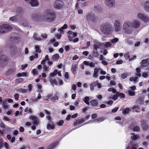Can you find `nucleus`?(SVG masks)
<instances>
[{"mask_svg": "<svg viewBox=\"0 0 149 149\" xmlns=\"http://www.w3.org/2000/svg\"><path fill=\"white\" fill-rule=\"evenodd\" d=\"M58 143V142H55L52 143L49 145L47 147L48 149H52L54 148L57 145Z\"/></svg>", "mask_w": 149, "mask_h": 149, "instance_id": "nucleus-20", "label": "nucleus"}, {"mask_svg": "<svg viewBox=\"0 0 149 149\" xmlns=\"http://www.w3.org/2000/svg\"><path fill=\"white\" fill-rule=\"evenodd\" d=\"M100 29L104 34L108 35L113 30V28L109 23L107 22L102 24Z\"/></svg>", "mask_w": 149, "mask_h": 149, "instance_id": "nucleus-3", "label": "nucleus"}, {"mask_svg": "<svg viewBox=\"0 0 149 149\" xmlns=\"http://www.w3.org/2000/svg\"><path fill=\"white\" fill-rule=\"evenodd\" d=\"M128 93L129 95L130 96H134L135 95L134 92L132 91L131 90H130L128 91Z\"/></svg>", "mask_w": 149, "mask_h": 149, "instance_id": "nucleus-60", "label": "nucleus"}, {"mask_svg": "<svg viewBox=\"0 0 149 149\" xmlns=\"http://www.w3.org/2000/svg\"><path fill=\"white\" fill-rule=\"evenodd\" d=\"M77 68V66L76 64H72L71 67V70L73 74L76 73V71Z\"/></svg>", "mask_w": 149, "mask_h": 149, "instance_id": "nucleus-26", "label": "nucleus"}, {"mask_svg": "<svg viewBox=\"0 0 149 149\" xmlns=\"http://www.w3.org/2000/svg\"><path fill=\"white\" fill-rule=\"evenodd\" d=\"M10 49L11 50V52L10 53V54L12 57H13V56H15L14 54H15V47L13 46H11Z\"/></svg>", "mask_w": 149, "mask_h": 149, "instance_id": "nucleus-29", "label": "nucleus"}, {"mask_svg": "<svg viewBox=\"0 0 149 149\" xmlns=\"http://www.w3.org/2000/svg\"><path fill=\"white\" fill-rule=\"evenodd\" d=\"M144 102V99L141 97H139L136 101V103L138 104H142Z\"/></svg>", "mask_w": 149, "mask_h": 149, "instance_id": "nucleus-31", "label": "nucleus"}, {"mask_svg": "<svg viewBox=\"0 0 149 149\" xmlns=\"http://www.w3.org/2000/svg\"><path fill=\"white\" fill-rule=\"evenodd\" d=\"M46 75L45 73H43L42 74V75L39 76V78L41 79H42L43 78H45L46 77Z\"/></svg>", "mask_w": 149, "mask_h": 149, "instance_id": "nucleus-62", "label": "nucleus"}, {"mask_svg": "<svg viewBox=\"0 0 149 149\" xmlns=\"http://www.w3.org/2000/svg\"><path fill=\"white\" fill-rule=\"evenodd\" d=\"M130 109L129 108H127L125 109L123 111V113L124 114L128 113L130 111Z\"/></svg>", "mask_w": 149, "mask_h": 149, "instance_id": "nucleus-48", "label": "nucleus"}, {"mask_svg": "<svg viewBox=\"0 0 149 149\" xmlns=\"http://www.w3.org/2000/svg\"><path fill=\"white\" fill-rule=\"evenodd\" d=\"M104 120V118L103 117H101L96 119L95 121L97 123H99L103 121Z\"/></svg>", "mask_w": 149, "mask_h": 149, "instance_id": "nucleus-40", "label": "nucleus"}, {"mask_svg": "<svg viewBox=\"0 0 149 149\" xmlns=\"http://www.w3.org/2000/svg\"><path fill=\"white\" fill-rule=\"evenodd\" d=\"M116 15H113L112 14L108 13L107 14V18H109L110 19L114 18V19L116 17Z\"/></svg>", "mask_w": 149, "mask_h": 149, "instance_id": "nucleus-42", "label": "nucleus"}, {"mask_svg": "<svg viewBox=\"0 0 149 149\" xmlns=\"http://www.w3.org/2000/svg\"><path fill=\"white\" fill-rule=\"evenodd\" d=\"M59 57V55L58 54H56L53 56L52 58L53 61H56L58 60Z\"/></svg>", "mask_w": 149, "mask_h": 149, "instance_id": "nucleus-34", "label": "nucleus"}, {"mask_svg": "<svg viewBox=\"0 0 149 149\" xmlns=\"http://www.w3.org/2000/svg\"><path fill=\"white\" fill-rule=\"evenodd\" d=\"M58 70L55 69L54 70L53 73H51L50 75V76L51 77H54L57 74Z\"/></svg>", "mask_w": 149, "mask_h": 149, "instance_id": "nucleus-41", "label": "nucleus"}, {"mask_svg": "<svg viewBox=\"0 0 149 149\" xmlns=\"http://www.w3.org/2000/svg\"><path fill=\"white\" fill-rule=\"evenodd\" d=\"M131 134L132 135L131 138L133 140H136L139 138V135H135L133 133H131Z\"/></svg>", "mask_w": 149, "mask_h": 149, "instance_id": "nucleus-33", "label": "nucleus"}, {"mask_svg": "<svg viewBox=\"0 0 149 149\" xmlns=\"http://www.w3.org/2000/svg\"><path fill=\"white\" fill-rule=\"evenodd\" d=\"M17 77H27L28 75L27 73L26 72H23L22 73H19L17 74Z\"/></svg>", "mask_w": 149, "mask_h": 149, "instance_id": "nucleus-28", "label": "nucleus"}, {"mask_svg": "<svg viewBox=\"0 0 149 149\" xmlns=\"http://www.w3.org/2000/svg\"><path fill=\"white\" fill-rule=\"evenodd\" d=\"M26 2L29 1L32 7L37 6L38 5V0H25Z\"/></svg>", "mask_w": 149, "mask_h": 149, "instance_id": "nucleus-11", "label": "nucleus"}, {"mask_svg": "<svg viewBox=\"0 0 149 149\" xmlns=\"http://www.w3.org/2000/svg\"><path fill=\"white\" fill-rule=\"evenodd\" d=\"M140 25V22L136 20H135L132 23L129 22H126L123 25V29L126 33L130 34L132 32L131 27L137 28L139 27Z\"/></svg>", "mask_w": 149, "mask_h": 149, "instance_id": "nucleus-1", "label": "nucleus"}, {"mask_svg": "<svg viewBox=\"0 0 149 149\" xmlns=\"http://www.w3.org/2000/svg\"><path fill=\"white\" fill-rule=\"evenodd\" d=\"M8 58L7 56L2 55L0 56V63H6L8 62Z\"/></svg>", "mask_w": 149, "mask_h": 149, "instance_id": "nucleus-12", "label": "nucleus"}, {"mask_svg": "<svg viewBox=\"0 0 149 149\" xmlns=\"http://www.w3.org/2000/svg\"><path fill=\"white\" fill-rule=\"evenodd\" d=\"M58 95H59V93H57L54 96H52V98L51 99V100L52 101H55L57 100H58Z\"/></svg>", "mask_w": 149, "mask_h": 149, "instance_id": "nucleus-35", "label": "nucleus"}, {"mask_svg": "<svg viewBox=\"0 0 149 149\" xmlns=\"http://www.w3.org/2000/svg\"><path fill=\"white\" fill-rule=\"evenodd\" d=\"M22 10L20 8H17L16 10L17 14L14 16L11 17L9 19H21L22 17L21 13Z\"/></svg>", "mask_w": 149, "mask_h": 149, "instance_id": "nucleus-6", "label": "nucleus"}, {"mask_svg": "<svg viewBox=\"0 0 149 149\" xmlns=\"http://www.w3.org/2000/svg\"><path fill=\"white\" fill-rule=\"evenodd\" d=\"M32 72L34 76L37 75L38 74V72L36 69L33 70Z\"/></svg>", "mask_w": 149, "mask_h": 149, "instance_id": "nucleus-57", "label": "nucleus"}, {"mask_svg": "<svg viewBox=\"0 0 149 149\" xmlns=\"http://www.w3.org/2000/svg\"><path fill=\"white\" fill-rule=\"evenodd\" d=\"M6 32L4 27L3 25L0 26V34Z\"/></svg>", "mask_w": 149, "mask_h": 149, "instance_id": "nucleus-45", "label": "nucleus"}, {"mask_svg": "<svg viewBox=\"0 0 149 149\" xmlns=\"http://www.w3.org/2000/svg\"><path fill=\"white\" fill-rule=\"evenodd\" d=\"M16 69L14 68H13L9 69L7 71L6 74L7 75L11 74L14 73L15 72Z\"/></svg>", "mask_w": 149, "mask_h": 149, "instance_id": "nucleus-25", "label": "nucleus"}, {"mask_svg": "<svg viewBox=\"0 0 149 149\" xmlns=\"http://www.w3.org/2000/svg\"><path fill=\"white\" fill-rule=\"evenodd\" d=\"M100 70V68H95L94 70V73L93 75V77L95 78H97L98 77V73L99 70Z\"/></svg>", "mask_w": 149, "mask_h": 149, "instance_id": "nucleus-21", "label": "nucleus"}, {"mask_svg": "<svg viewBox=\"0 0 149 149\" xmlns=\"http://www.w3.org/2000/svg\"><path fill=\"white\" fill-rule=\"evenodd\" d=\"M130 74V73L128 72L123 73L121 75V78L122 79H125L129 76Z\"/></svg>", "mask_w": 149, "mask_h": 149, "instance_id": "nucleus-24", "label": "nucleus"}, {"mask_svg": "<svg viewBox=\"0 0 149 149\" xmlns=\"http://www.w3.org/2000/svg\"><path fill=\"white\" fill-rule=\"evenodd\" d=\"M142 67H146L149 64V58H147L143 60L140 63Z\"/></svg>", "mask_w": 149, "mask_h": 149, "instance_id": "nucleus-13", "label": "nucleus"}, {"mask_svg": "<svg viewBox=\"0 0 149 149\" xmlns=\"http://www.w3.org/2000/svg\"><path fill=\"white\" fill-rule=\"evenodd\" d=\"M38 99L37 98L31 99V103L33 102H38Z\"/></svg>", "mask_w": 149, "mask_h": 149, "instance_id": "nucleus-63", "label": "nucleus"}, {"mask_svg": "<svg viewBox=\"0 0 149 149\" xmlns=\"http://www.w3.org/2000/svg\"><path fill=\"white\" fill-rule=\"evenodd\" d=\"M5 30L6 32L11 30L12 29V27L10 25L7 24H3Z\"/></svg>", "mask_w": 149, "mask_h": 149, "instance_id": "nucleus-22", "label": "nucleus"}, {"mask_svg": "<svg viewBox=\"0 0 149 149\" xmlns=\"http://www.w3.org/2000/svg\"><path fill=\"white\" fill-rule=\"evenodd\" d=\"M83 63L86 65H89L91 67L93 68L95 67V64H96L95 63H93L92 62L88 61H84L83 62Z\"/></svg>", "mask_w": 149, "mask_h": 149, "instance_id": "nucleus-15", "label": "nucleus"}, {"mask_svg": "<svg viewBox=\"0 0 149 149\" xmlns=\"http://www.w3.org/2000/svg\"><path fill=\"white\" fill-rule=\"evenodd\" d=\"M83 101L88 105H90V98L88 96L85 97L83 99Z\"/></svg>", "mask_w": 149, "mask_h": 149, "instance_id": "nucleus-27", "label": "nucleus"}, {"mask_svg": "<svg viewBox=\"0 0 149 149\" xmlns=\"http://www.w3.org/2000/svg\"><path fill=\"white\" fill-rule=\"evenodd\" d=\"M50 123L48 124L47 125V128L49 130H53L55 128V125L52 122H49Z\"/></svg>", "mask_w": 149, "mask_h": 149, "instance_id": "nucleus-19", "label": "nucleus"}, {"mask_svg": "<svg viewBox=\"0 0 149 149\" xmlns=\"http://www.w3.org/2000/svg\"><path fill=\"white\" fill-rule=\"evenodd\" d=\"M138 19H149V17L146 14L139 12L137 15Z\"/></svg>", "mask_w": 149, "mask_h": 149, "instance_id": "nucleus-16", "label": "nucleus"}, {"mask_svg": "<svg viewBox=\"0 0 149 149\" xmlns=\"http://www.w3.org/2000/svg\"><path fill=\"white\" fill-rule=\"evenodd\" d=\"M132 109H133L137 113H139L140 111V109L139 106H134L133 107Z\"/></svg>", "mask_w": 149, "mask_h": 149, "instance_id": "nucleus-36", "label": "nucleus"}, {"mask_svg": "<svg viewBox=\"0 0 149 149\" xmlns=\"http://www.w3.org/2000/svg\"><path fill=\"white\" fill-rule=\"evenodd\" d=\"M29 118L30 120H31L33 121L35 120H38V118L37 116L31 115L29 117Z\"/></svg>", "mask_w": 149, "mask_h": 149, "instance_id": "nucleus-50", "label": "nucleus"}, {"mask_svg": "<svg viewBox=\"0 0 149 149\" xmlns=\"http://www.w3.org/2000/svg\"><path fill=\"white\" fill-rule=\"evenodd\" d=\"M149 73V71H148L147 72H144L142 73V76L143 78H146L148 77Z\"/></svg>", "mask_w": 149, "mask_h": 149, "instance_id": "nucleus-46", "label": "nucleus"}, {"mask_svg": "<svg viewBox=\"0 0 149 149\" xmlns=\"http://www.w3.org/2000/svg\"><path fill=\"white\" fill-rule=\"evenodd\" d=\"M33 37L34 39L36 40L40 41L41 40V38H40L37 37V35L36 33L34 34Z\"/></svg>", "mask_w": 149, "mask_h": 149, "instance_id": "nucleus-49", "label": "nucleus"}, {"mask_svg": "<svg viewBox=\"0 0 149 149\" xmlns=\"http://www.w3.org/2000/svg\"><path fill=\"white\" fill-rule=\"evenodd\" d=\"M87 19H95V15L92 13H89L86 15Z\"/></svg>", "mask_w": 149, "mask_h": 149, "instance_id": "nucleus-30", "label": "nucleus"}, {"mask_svg": "<svg viewBox=\"0 0 149 149\" xmlns=\"http://www.w3.org/2000/svg\"><path fill=\"white\" fill-rule=\"evenodd\" d=\"M103 44L101 43L97 42L96 43H95L93 47V50L97 51L98 49H101Z\"/></svg>", "mask_w": 149, "mask_h": 149, "instance_id": "nucleus-14", "label": "nucleus"}, {"mask_svg": "<svg viewBox=\"0 0 149 149\" xmlns=\"http://www.w3.org/2000/svg\"><path fill=\"white\" fill-rule=\"evenodd\" d=\"M80 102V101L79 100H77L74 103V105L76 107H78Z\"/></svg>", "mask_w": 149, "mask_h": 149, "instance_id": "nucleus-64", "label": "nucleus"}, {"mask_svg": "<svg viewBox=\"0 0 149 149\" xmlns=\"http://www.w3.org/2000/svg\"><path fill=\"white\" fill-rule=\"evenodd\" d=\"M144 8L147 11H149V1H146L144 4Z\"/></svg>", "mask_w": 149, "mask_h": 149, "instance_id": "nucleus-32", "label": "nucleus"}, {"mask_svg": "<svg viewBox=\"0 0 149 149\" xmlns=\"http://www.w3.org/2000/svg\"><path fill=\"white\" fill-rule=\"evenodd\" d=\"M14 98L15 100H18L19 98V95L18 93H16L14 95Z\"/></svg>", "mask_w": 149, "mask_h": 149, "instance_id": "nucleus-59", "label": "nucleus"}, {"mask_svg": "<svg viewBox=\"0 0 149 149\" xmlns=\"http://www.w3.org/2000/svg\"><path fill=\"white\" fill-rule=\"evenodd\" d=\"M115 30L116 31H119L121 29V25L119 21H116L114 23Z\"/></svg>", "mask_w": 149, "mask_h": 149, "instance_id": "nucleus-9", "label": "nucleus"}, {"mask_svg": "<svg viewBox=\"0 0 149 149\" xmlns=\"http://www.w3.org/2000/svg\"><path fill=\"white\" fill-rule=\"evenodd\" d=\"M133 130L135 132H139L140 131V128L139 126H136L133 128Z\"/></svg>", "mask_w": 149, "mask_h": 149, "instance_id": "nucleus-55", "label": "nucleus"}, {"mask_svg": "<svg viewBox=\"0 0 149 149\" xmlns=\"http://www.w3.org/2000/svg\"><path fill=\"white\" fill-rule=\"evenodd\" d=\"M64 5V2L62 0H56L54 2V7L56 10L62 9Z\"/></svg>", "mask_w": 149, "mask_h": 149, "instance_id": "nucleus-5", "label": "nucleus"}, {"mask_svg": "<svg viewBox=\"0 0 149 149\" xmlns=\"http://www.w3.org/2000/svg\"><path fill=\"white\" fill-rule=\"evenodd\" d=\"M138 79V77H132L130 78L129 80L130 81H133L134 83H136L137 81V80Z\"/></svg>", "mask_w": 149, "mask_h": 149, "instance_id": "nucleus-38", "label": "nucleus"}, {"mask_svg": "<svg viewBox=\"0 0 149 149\" xmlns=\"http://www.w3.org/2000/svg\"><path fill=\"white\" fill-rule=\"evenodd\" d=\"M92 54L93 56L95 57H97L98 56L99 53L97 51L93 50Z\"/></svg>", "mask_w": 149, "mask_h": 149, "instance_id": "nucleus-47", "label": "nucleus"}, {"mask_svg": "<svg viewBox=\"0 0 149 149\" xmlns=\"http://www.w3.org/2000/svg\"><path fill=\"white\" fill-rule=\"evenodd\" d=\"M127 44L130 45H131L133 44L132 41L130 39H127L126 41Z\"/></svg>", "mask_w": 149, "mask_h": 149, "instance_id": "nucleus-61", "label": "nucleus"}, {"mask_svg": "<svg viewBox=\"0 0 149 149\" xmlns=\"http://www.w3.org/2000/svg\"><path fill=\"white\" fill-rule=\"evenodd\" d=\"M86 121V119L84 118H82L74 122V126H76L77 125H79Z\"/></svg>", "mask_w": 149, "mask_h": 149, "instance_id": "nucleus-17", "label": "nucleus"}, {"mask_svg": "<svg viewBox=\"0 0 149 149\" xmlns=\"http://www.w3.org/2000/svg\"><path fill=\"white\" fill-rule=\"evenodd\" d=\"M64 77L66 80H70V78L68 72H66L64 74Z\"/></svg>", "mask_w": 149, "mask_h": 149, "instance_id": "nucleus-44", "label": "nucleus"}, {"mask_svg": "<svg viewBox=\"0 0 149 149\" xmlns=\"http://www.w3.org/2000/svg\"><path fill=\"white\" fill-rule=\"evenodd\" d=\"M141 126L143 130H147L148 127V126L146 124H142L141 125Z\"/></svg>", "mask_w": 149, "mask_h": 149, "instance_id": "nucleus-56", "label": "nucleus"}, {"mask_svg": "<svg viewBox=\"0 0 149 149\" xmlns=\"http://www.w3.org/2000/svg\"><path fill=\"white\" fill-rule=\"evenodd\" d=\"M44 15L46 16L43 19H55V14L54 12L51 9H48L45 10ZM32 19H42V15L39 13L33 14L32 15Z\"/></svg>", "mask_w": 149, "mask_h": 149, "instance_id": "nucleus-2", "label": "nucleus"}, {"mask_svg": "<svg viewBox=\"0 0 149 149\" xmlns=\"http://www.w3.org/2000/svg\"><path fill=\"white\" fill-rule=\"evenodd\" d=\"M17 92L21 93H25L27 92V90L24 88H20L18 89Z\"/></svg>", "mask_w": 149, "mask_h": 149, "instance_id": "nucleus-39", "label": "nucleus"}, {"mask_svg": "<svg viewBox=\"0 0 149 149\" xmlns=\"http://www.w3.org/2000/svg\"><path fill=\"white\" fill-rule=\"evenodd\" d=\"M35 50L36 52L38 53H40L41 50L40 49L39 47L37 45H35Z\"/></svg>", "mask_w": 149, "mask_h": 149, "instance_id": "nucleus-51", "label": "nucleus"}, {"mask_svg": "<svg viewBox=\"0 0 149 149\" xmlns=\"http://www.w3.org/2000/svg\"><path fill=\"white\" fill-rule=\"evenodd\" d=\"M91 105L93 107H96L98 105V101L97 99L91 100L90 102Z\"/></svg>", "mask_w": 149, "mask_h": 149, "instance_id": "nucleus-18", "label": "nucleus"}, {"mask_svg": "<svg viewBox=\"0 0 149 149\" xmlns=\"http://www.w3.org/2000/svg\"><path fill=\"white\" fill-rule=\"evenodd\" d=\"M48 55H47L45 56V59L42 60L41 61V64L43 65V69L45 71H48L49 70V67L52 65V62L49 61L48 58Z\"/></svg>", "mask_w": 149, "mask_h": 149, "instance_id": "nucleus-4", "label": "nucleus"}, {"mask_svg": "<svg viewBox=\"0 0 149 149\" xmlns=\"http://www.w3.org/2000/svg\"><path fill=\"white\" fill-rule=\"evenodd\" d=\"M105 3L106 4L110 7H112L115 5V1L114 0H106Z\"/></svg>", "mask_w": 149, "mask_h": 149, "instance_id": "nucleus-10", "label": "nucleus"}, {"mask_svg": "<svg viewBox=\"0 0 149 149\" xmlns=\"http://www.w3.org/2000/svg\"><path fill=\"white\" fill-rule=\"evenodd\" d=\"M63 123V120H60L56 123V124L58 126H61L62 125Z\"/></svg>", "mask_w": 149, "mask_h": 149, "instance_id": "nucleus-54", "label": "nucleus"}, {"mask_svg": "<svg viewBox=\"0 0 149 149\" xmlns=\"http://www.w3.org/2000/svg\"><path fill=\"white\" fill-rule=\"evenodd\" d=\"M3 107V109L5 110H6L8 109V106L7 105V102H3L2 104Z\"/></svg>", "mask_w": 149, "mask_h": 149, "instance_id": "nucleus-43", "label": "nucleus"}, {"mask_svg": "<svg viewBox=\"0 0 149 149\" xmlns=\"http://www.w3.org/2000/svg\"><path fill=\"white\" fill-rule=\"evenodd\" d=\"M138 147V145L137 143L131 141L126 149H137Z\"/></svg>", "mask_w": 149, "mask_h": 149, "instance_id": "nucleus-8", "label": "nucleus"}, {"mask_svg": "<svg viewBox=\"0 0 149 149\" xmlns=\"http://www.w3.org/2000/svg\"><path fill=\"white\" fill-rule=\"evenodd\" d=\"M118 97H120L121 98H123L125 97V95L123 93L118 92Z\"/></svg>", "mask_w": 149, "mask_h": 149, "instance_id": "nucleus-53", "label": "nucleus"}, {"mask_svg": "<svg viewBox=\"0 0 149 149\" xmlns=\"http://www.w3.org/2000/svg\"><path fill=\"white\" fill-rule=\"evenodd\" d=\"M97 84H98V81L92 82L90 84V86L91 90L93 91L94 89V87L97 86Z\"/></svg>", "mask_w": 149, "mask_h": 149, "instance_id": "nucleus-23", "label": "nucleus"}, {"mask_svg": "<svg viewBox=\"0 0 149 149\" xmlns=\"http://www.w3.org/2000/svg\"><path fill=\"white\" fill-rule=\"evenodd\" d=\"M118 94L117 92L115 94L113 95L112 97H109V98H110L114 100H116L118 99Z\"/></svg>", "mask_w": 149, "mask_h": 149, "instance_id": "nucleus-37", "label": "nucleus"}, {"mask_svg": "<svg viewBox=\"0 0 149 149\" xmlns=\"http://www.w3.org/2000/svg\"><path fill=\"white\" fill-rule=\"evenodd\" d=\"M50 82L52 86H54V85H58V82L55 79L54 80H50Z\"/></svg>", "mask_w": 149, "mask_h": 149, "instance_id": "nucleus-52", "label": "nucleus"}, {"mask_svg": "<svg viewBox=\"0 0 149 149\" xmlns=\"http://www.w3.org/2000/svg\"><path fill=\"white\" fill-rule=\"evenodd\" d=\"M10 40L14 42L17 43L20 40L18 35L16 33H13L11 35Z\"/></svg>", "mask_w": 149, "mask_h": 149, "instance_id": "nucleus-7", "label": "nucleus"}, {"mask_svg": "<svg viewBox=\"0 0 149 149\" xmlns=\"http://www.w3.org/2000/svg\"><path fill=\"white\" fill-rule=\"evenodd\" d=\"M124 57L126 60H128L130 58V56L129 53L128 52H127L124 55Z\"/></svg>", "mask_w": 149, "mask_h": 149, "instance_id": "nucleus-58", "label": "nucleus"}]
</instances>
